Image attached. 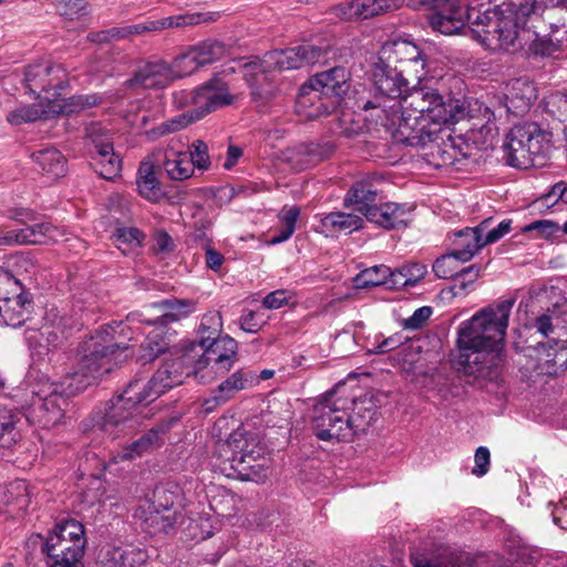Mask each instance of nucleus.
I'll return each mask as SVG.
<instances>
[{
    "label": "nucleus",
    "mask_w": 567,
    "mask_h": 567,
    "mask_svg": "<svg viewBox=\"0 0 567 567\" xmlns=\"http://www.w3.org/2000/svg\"><path fill=\"white\" fill-rule=\"evenodd\" d=\"M169 68L173 73V79L176 80L193 74L199 69V65L192 48H189L184 53L177 55L173 62L169 63Z\"/></svg>",
    "instance_id": "nucleus-52"
},
{
    "label": "nucleus",
    "mask_w": 567,
    "mask_h": 567,
    "mask_svg": "<svg viewBox=\"0 0 567 567\" xmlns=\"http://www.w3.org/2000/svg\"><path fill=\"white\" fill-rule=\"evenodd\" d=\"M424 6L434 9L429 23L436 32L453 35L467 22L473 38L488 50H507L516 44L514 20L492 9L489 2L474 6L470 0H433Z\"/></svg>",
    "instance_id": "nucleus-3"
},
{
    "label": "nucleus",
    "mask_w": 567,
    "mask_h": 567,
    "mask_svg": "<svg viewBox=\"0 0 567 567\" xmlns=\"http://www.w3.org/2000/svg\"><path fill=\"white\" fill-rule=\"evenodd\" d=\"M354 398L346 394L344 385L338 384L317 400L312 408V426L322 441H350L361 424L350 415Z\"/></svg>",
    "instance_id": "nucleus-4"
},
{
    "label": "nucleus",
    "mask_w": 567,
    "mask_h": 567,
    "mask_svg": "<svg viewBox=\"0 0 567 567\" xmlns=\"http://www.w3.org/2000/svg\"><path fill=\"white\" fill-rule=\"evenodd\" d=\"M391 275V268L385 265H378L362 270L354 278L357 288L363 289L385 285Z\"/></svg>",
    "instance_id": "nucleus-50"
},
{
    "label": "nucleus",
    "mask_w": 567,
    "mask_h": 567,
    "mask_svg": "<svg viewBox=\"0 0 567 567\" xmlns=\"http://www.w3.org/2000/svg\"><path fill=\"white\" fill-rule=\"evenodd\" d=\"M323 51L313 44L306 43L285 50H274L267 52L259 63V74L265 69H276L277 71L301 69L317 63L322 56Z\"/></svg>",
    "instance_id": "nucleus-12"
},
{
    "label": "nucleus",
    "mask_w": 567,
    "mask_h": 567,
    "mask_svg": "<svg viewBox=\"0 0 567 567\" xmlns=\"http://www.w3.org/2000/svg\"><path fill=\"white\" fill-rule=\"evenodd\" d=\"M371 80L375 96L374 100L364 102L362 109L374 110L375 122L380 124L379 116L383 120H386V115L396 116L400 100L415 81L381 56L372 69Z\"/></svg>",
    "instance_id": "nucleus-6"
},
{
    "label": "nucleus",
    "mask_w": 567,
    "mask_h": 567,
    "mask_svg": "<svg viewBox=\"0 0 567 567\" xmlns=\"http://www.w3.org/2000/svg\"><path fill=\"white\" fill-rule=\"evenodd\" d=\"M367 219L385 229L399 228L411 221V209L403 204L386 202L372 208Z\"/></svg>",
    "instance_id": "nucleus-35"
},
{
    "label": "nucleus",
    "mask_w": 567,
    "mask_h": 567,
    "mask_svg": "<svg viewBox=\"0 0 567 567\" xmlns=\"http://www.w3.org/2000/svg\"><path fill=\"white\" fill-rule=\"evenodd\" d=\"M229 421L227 417H220L213 427V434L218 437L215 454L224 464L233 460V456L258 453L260 447L265 446L259 435L244 425L237 426L224 440L223 432L228 430Z\"/></svg>",
    "instance_id": "nucleus-10"
},
{
    "label": "nucleus",
    "mask_w": 567,
    "mask_h": 567,
    "mask_svg": "<svg viewBox=\"0 0 567 567\" xmlns=\"http://www.w3.org/2000/svg\"><path fill=\"white\" fill-rule=\"evenodd\" d=\"M349 73L343 66H336L330 70L317 73L310 81L329 100H336L339 105L341 96L348 91Z\"/></svg>",
    "instance_id": "nucleus-34"
},
{
    "label": "nucleus",
    "mask_w": 567,
    "mask_h": 567,
    "mask_svg": "<svg viewBox=\"0 0 567 567\" xmlns=\"http://www.w3.org/2000/svg\"><path fill=\"white\" fill-rule=\"evenodd\" d=\"M549 148V140L535 123L514 126L504 143L507 164L522 169L543 165Z\"/></svg>",
    "instance_id": "nucleus-7"
},
{
    "label": "nucleus",
    "mask_w": 567,
    "mask_h": 567,
    "mask_svg": "<svg viewBox=\"0 0 567 567\" xmlns=\"http://www.w3.org/2000/svg\"><path fill=\"white\" fill-rule=\"evenodd\" d=\"M460 355L457 359L458 369L467 377L474 379L492 378L493 370L502 361V351L464 344H457Z\"/></svg>",
    "instance_id": "nucleus-14"
},
{
    "label": "nucleus",
    "mask_w": 567,
    "mask_h": 567,
    "mask_svg": "<svg viewBox=\"0 0 567 567\" xmlns=\"http://www.w3.org/2000/svg\"><path fill=\"white\" fill-rule=\"evenodd\" d=\"M513 306L514 300L507 299L480 310L461 324L457 344L502 351Z\"/></svg>",
    "instance_id": "nucleus-5"
},
{
    "label": "nucleus",
    "mask_w": 567,
    "mask_h": 567,
    "mask_svg": "<svg viewBox=\"0 0 567 567\" xmlns=\"http://www.w3.org/2000/svg\"><path fill=\"white\" fill-rule=\"evenodd\" d=\"M154 307L159 309L161 316L155 319H140V321L147 324L165 326L169 322L178 321L194 312L196 303L190 299L169 298L154 303Z\"/></svg>",
    "instance_id": "nucleus-36"
},
{
    "label": "nucleus",
    "mask_w": 567,
    "mask_h": 567,
    "mask_svg": "<svg viewBox=\"0 0 567 567\" xmlns=\"http://www.w3.org/2000/svg\"><path fill=\"white\" fill-rule=\"evenodd\" d=\"M63 235V231L52 224L40 223L20 229L1 230L0 246L47 245L59 241Z\"/></svg>",
    "instance_id": "nucleus-17"
},
{
    "label": "nucleus",
    "mask_w": 567,
    "mask_h": 567,
    "mask_svg": "<svg viewBox=\"0 0 567 567\" xmlns=\"http://www.w3.org/2000/svg\"><path fill=\"white\" fill-rule=\"evenodd\" d=\"M221 330H223L221 315L216 310L208 311L202 318V321H200V324L198 328L199 340L196 346H202L212 340H216V339L220 338Z\"/></svg>",
    "instance_id": "nucleus-49"
},
{
    "label": "nucleus",
    "mask_w": 567,
    "mask_h": 567,
    "mask_svg": "<svg viewBox=\"0 0 567 567\" xmlns=\"http://www.w3.org/2000/svg\"><path fill=\"white\" fill-rule=\"evenodd\" d=\"M543 19L548 23L553 34L563 33L561 38H556L557 41H563L567 37V6L548 11Z\"/></svg>",
    "instance_id": "nucleus-59"
},
{
    "label": "nucleus",
    "mask_w": 567,
    "mask_h": 567,
    "mask_svg": "<svg viewBox=\"0 0 567 567\" xmlns=\"http://www.w3.org/2000/svg\"><path fill=\"white\" fill-rule=\"evenodd\" d=\"M25 82L31 91L63 90L68 86V73L59 64L39 62L25 70Z\"/></svg>",
    "instance_id": "nucleus-20"
},
{
    "label": "nucleus",
    "mask_w": 567,
    "mask_h": 567,
    "mask_svg": "<svg viewBox=\"0 0 567 567\" xmlns=\"http://www.w3.org/2000/svg\"><path fill=\"white\" fill-rule=\"evenodd\" d=\"M197 22L198 18L195 16L166 17L158 20H148L141 23L112 28L99 34V40L124 39L131 35L156 32L168 28L193 25Z\"/></svg>",
    "instance_id": "nucleus-16"
},
{
    "label": "nucleus",
    "mask_w": 567,
    "mask_h": 567,
    "mask_svg": "<svg viewBox=\"0 0 567 567\" xmlns=\"http://www.w3.org/2000/svg\"><path fill=\"white\" fill-rule=\"evenodd\" d=\"M481 268L471 265L460 270L457 276L455 277L457 282L453 286L455 290V295L464 292L467 290L468 286L474 284L476 279L480 277Z\"/></svg>",
    "instance_id": "nucleus-63"
},
{
    "label": "nucleus",
    "mask_w": 567,
    "mask_h": 567,
    "mask_svg": "<svg viewBox=\"0 0 567 567\" xmlns=\"http://www.w3.org/2000/svg\"><path fill=\"white\" fill-rule=\"evenodd\" d=\"M31 301L28 300V298L20 291L17 295L9 297V299L1 301L0 316L8 326L16 328L22 326L27 321L31 312Z\"/></svg>",
    "instance_id": "nucleus-38"
},
{
    "label": "nucleus",
    "mask_w": 567,
    "mask_h": 567,
    "mask_svg": "<svg viewBox=\"0 0 567 567\" xmlns=\"http://www.w3.org/2000/svg\"><path fill=\"white\" fill-rule=\"evenodd\" d=\"M461 260L452 251L437 258L433 264V272L437 278L449 279L454 278L460 272L458 262Z\"/></svg>",
    "instance_id": "nucleus-56"
},
{
    "label": "nucleus",
    "mask_w": 567,
    "mask_h": 567,
    "mask_svg": "<svg viewBox=\"0 0 567 567\" xmlns=\"http://www.w3.org/2000/svg\"><path fill=\"white\" fill-rule=\"evenodd\" d=\"M188 350L195 355L194 375H198L207 368H210L216 374H224L237 361V342L229 336L220 337L202 346L192 343Z\"/></svg>",
    "instance_id": "nucleus-9"
},
{
    "label": "nucleus",
    "mask_w": 567,
    "mask_h": 567,
    "mask_svg": "<svg viewBox=\"0 0 567 567\" xmlns=\"http://www.w3.org/2000/svg\"><path fill=\"white\" fill-rule=\"evenodd\" d=\"M377 198L378 192L372 184L367 181H359L349 189L346 203L352 204L355 210L368 217L370 210L377 207Z\"/></svg>",
    "instance_id": "nucleus-39"
},
{
    "label": "nucleus",
    "mask_w": 567,
    "mask_h": 567,
    "mask_svg": "<svg viewBox=\"0 0 567 567\" xmlns=\"http://www.w3.org/2000/svg\"><path fill=\"white\" fill-rule=\"evenodd\" d=\"M259 63H262V59L245 64V79L255 100H267L274 93L270 74L277 70L262 68V72L259 74V68H257Z\"/></svg>",
    "instance_id": "nucleus-37"
},
{
    "label": "nucleus",
    "mask_w": 567,
    "mask_h": 567,
    "mask_svg": "<svg viewBox=\"0 0 567 567\" xmlns=\"http://www.w3.org/2000/svg\"><path fill=\"white\" fill-rule=\"evenodd\" d=\"M537 99V90L534 83L525 79L512 80L506 85L505 107L506 112L516 116L524 115Z\"/></svg>",
    "instance_id": "nucleus-31"
},
{
    "label": "nucleus",
    "mask_w": 567,
    "mask_h": 567,
    "mask_svg": "<svg viewBox=\"0 0 567 567\" xmlns=\"http://www.w3.org/2000/svg\"><path fill=\"white\" fill-rule=\"evenodd\" d=\"M45 320L40 332V347L48 350L62 346L76 326L72 318L61 315L56 309L49 310Z\"/></svg>",
    "instance_id": "nucleus-27"
},
{
    "label": "nucleus",
    "mask_w": 567,
    "mask_h": 567,
    "mask_svg": "<svg viewBox=\"0 0 567 567\" xmlns=\"http://www.w3.org/2000/svg\"><path fill=\"white\" fill-rule=\"evenodd\" d=\"M463 115L464 107L457 102L445 101L436 89L414 82L400 100L396 116L386 115V120L379 116V120L396 142L417 147Z\"/></svg>",
    "instance_id": "nucleus-2"
},
{
    "label": "nucleus",
    "mask_w": 567,
    "mask_h": 567,
    "mask_svg": "<svg viewBox=\"0 0 567 567\" xmlns=\"http://www.w3.org/2000/svg\"><path fill=\"white\" fill-rule=\"evenodd\" d=\"M16 422L9 410L0 406V447L10 446L14 442Z\"/></svg>",
    "instance_id": "nucleus-58"
},
{
    "label": "nucleus",
    "mask_w": 567,
    "mask_h": 567,
    "mask_svg": "<svg viewBox=\"0 0 567 567\" xmlns=\"http://www.w3.org/2000/svg\"><path fill=\"white\" fill-rule=\"evenodd\" d=\"M29 505V487L23 480L11 482L0 492V514L17 518L25 513Z\"/></svg>",
    "instance_id": "nucleus-33"
},
{
    "label": "nucleus",
    "mask_w": 567,
    "mask_h": 567,
    "mask_svg": "<svg viewBox=\"0 0 567 567\" xmlns=\"http://www.w3.org/2000/svg\"><path fill=\"white\" fill-rule=\"evenodd\" d=\"M169 63L162 59L152 60L141 65L134 75L124 82L127 89H163L174 81Z\"/></svg>",
    "instance_id": "nucleus-21"
},
{
    "label": "nucleus",
    "mask_w": 567,
    "mask_h": 567,
    "mask_svg": "<svg viewBox=\"0 0 567 567\" xmlns=\"http://www.w3.org/2000/svg\"><path fill=\"white\" fill-rule=\"evenodd\" d=\"M234 100L226 83L219 78H214L195 90L194 107L190 110L198 121L223 106L230 105Z\"/></svg>",
    "instance_id": "nucleus-15"
},
{
    "label": "nucleus",
    "mask_w": 567,
    "mask_h": 567,
    "mask_svg": "<svg viewBox=\"0 0 567 567\" xmlns=\"http://www.w3.org/2000/svg\"><path fill=\"white\" fill-rule=\"evenodd\" d=\"M167 347L168 343L159 333L150 334L141 346L140 359L144 362L153 361L164 353Z\"/></svg>",
    "instance_id": "nucleus-55"
},
{
    "label": "nucleus",
    "mask_w": 567,
    "mask_h": 567,
    "mask_svg": "<svg viewBox=\"0 0 567 567\" xmlns=\"http://www.w3.org/2000/svg\"><path fill=\"white\" fill-rule=\"evenodd\" d=\"M404 0H350L336 7V14L343 20H363L395 10Z\"/></svg>",
    "instance_id": "nucleus-23"
},
{
    "label": "nucleus",
    "mask_w": 567,
    "mask_h": 567,
    "mask_svg": "<svg viewBox=\"0 0 567 567\" xmlns=\"http://www.w3.org/2000/svg\"><path fill=\"white\" fill-rule=\"evenodd\" d=\"M182 489L176 484H163L157 486L153 493L151 503L152 508L162 509L165 513H178L174 507L181 504Z\"/></svg>",
    "instance_id": "nucleus-45"
},
{
    "label": "nucleus",
    "mask_w": 567,
    "mask_h": 567,
    "mask_svg": "<svg viewBox=\"0 0 567 567\" xmlns=\"http://www.w3.org/2000/svg\"><path fill=\"white\" fill-rule=\"evenodd\" d=\"M193 150L188 152L190 163L198 169H207L210 165L208 146L200 140L193 143Z\"/></svg>",
    "instance_id": "nucleus-64"
},
{
    "label": "nucleus",
    "mask_w": 567,
    "mask_h": 567,
    "mask_svg": "<svg viewBox=\"0 0 567 567\" xmlns=\"http://www.w3.org/2000/svg\"><path fill=\"white\" fill-rule=\"evenodd\" d=\"M162 153L161 165L171 179L184 181L193 175L194 164L190 163L188 152L184 151L181 140L172 138Z\"/></svg>",
    "instance_id": "nucleus-26"
},
{
    "label": "nucleus",
    "mask_w": 567,
    "mask_h": 567,
    "mask_svg": "<svg viewBox=\"0 0 567 567\" xmlns=\"http://www.w3.org/2000/svg\"><path fill=\"white\" fill-rule=\"evenodd\" d=\"M136 516L142 520L143 527L150 534H167L175 525L184 523L182 513H165L162 509L152 508L148 502H145L137 508Z\"/></svg>",
    "instance_id": "nucleus-32"
},
{
    "label": "nucleus",
    "mask_w": 567,
    "mask_h": 567,
    "mask_svg": "<svg viewBox=\"0 0 567 567\" xmlns=\"http://www.w3.org/2000/svg\"><path fill=\"white\" fill-rule=\"evenodd\" d=\"M380 56L394 63L412 81L421 82L426 75V60L422 50L413 42L396 40L383 44Z\"/></svg>",
    "instance_id": "nucleus-11"
},
{
    "label": "nucleus",
    "mask_w": 567,
    "mask_h": 567,
    "mask_svg": "<svg viewBox=\"0 0 567 567\" xmlns=\"http://www.w3.org/2000/svg\"><path fill=\"white\" fill-rule=\"evenodd\" d=\"M300 216L298 206L284 207L278 218L280 227L277 234L270 239L271 245H277L288 240L296 230V224Z\"/></svg>",
    "instance_id": "nucleus-47"
},
{
    "label": "nucleus",
    "mask_w": 567,
    "mask_h": 567,
    "mask_svg": "<svg viewBox=\"0 0 567 567\" xmlns=\"http://www.w3.org/2000/svg\"><path fill=\"white\" fill-rule=\"evenodd\" d=\"M195 355L186 350L181 357L165 361L151 378L158 395L183 383L184 375L194 374Z\"/></svg>",
    "instance_id": "nucleus-18"
},
{
    "label": "nucleus",
    "mask_w": 567,
    "mask_h": 567,
    "mask_svg": "<svg viewBox=\"0 0 567 567\" xmlns=\"http://www.w3.org/2000/svg\"><path fill=\"white\" fill-rule=\"evenodd\" d=\"M336 100H329L309 80L301 85L296 100V111L309 120L331 113L336 109Z\"/></svg>",
    "instance_id": "nucleus-25"
},
{
    "label": "nucleus",
    "mask_w": 567,
    "mask_h": 567,
    "mask_svg": "<svg viewBox=\"0 0 567 567\" xmlns=\"http://www.w3.org/2000/svg\"><path fill=\"white\" fill-rule=\"evenodd\" d=\"M127 327L122 322L106 324L85 339L79 348L78 370L61 382L39 380L33 393L38 398V422L43 427H53L64 417L65 406L71 396L84 390L91 379L102 377L123 362L128 344L121 340Z\"/></svg>",
    "instance_id": "nucleus-1"
},
{
    "label": "nucleus",
    "mask_w": 567,
    "mask_h": 567,
    "mask_svg": "<svg viewBox=\"0 0 567 567\" xmlns=\"http://www.w3.org/2000/svg\"><path fill=\"white\" fill-rule=\"evenodd\" d=\"M136 183L140 195L145 199L150 202H157L162 198L163 192L151 163H141Z\"/></svg>",
    "instance_id": "nucleus-43"
},
{
    "label": "nucleus",
    "mask_w": 567,
    "mask_h": 567,
    "mask_svg": "<svg viewBox=\"0 0 567 567\" xmlns=\"http://www.w3.org/2000/svg\"><path fill=\"white\" fill-rule=\"evenodd\" d=\"M102 146V151H99L93 157L94 169L101 177L105 179H112L118 175L122 161L120 156L114 152L113 145L104 144Z\"/></svg>",
    "instance_id": "nucleus-44"
},
{
    "label": "nucleus",
    "mask_w": 567,
    "mask_h": 567,
    "mask_svg": "<svg viewBox=\"0 0 567 567\" xmlns=\"http://www.w3.org/2000/svg\"><path fill=\"white\" fill-rule=\"evenodd\" d=\"M162 431L152 429L143 434L138 440L125 446L117 455L121 460H134L146 453L154 451L163 444Z\"/></svg>",
    "instance_id": "nucleus-41"
},
{
    "label": "nucleus",
    "mask_w": 567,
    "mask_h": 567,
    "mask_svg": "<svg viewBox=\"0 0 567 567\" xmlns=\"http://www.w3.org/2000/svg\"><path fill=\"white\" fill-rule=\"evenodd\" d=\"M196 121L197 118L194 117L192 110H188L161 123L153 128L152 133L157 137L165 136L178 132Z\"/></svg>",
    "instance_id": "nucleus-53"
},
{
    "label": "nucleus",
    "mask_w": 567,
    "mask_h": 567,
    "mask_svg": "<svg viewBox=\"0 0 567 567\" xmlns=\"http://www.w3.org/2000/svg\"><path fill=\"white\" fill-rule=\"evenodd\" d=\"M398 365L406 373L414 372L416 364L421 359V348L419 346L409 344L396 354Z\"/></svg>",
    "instance_id": "nucleus-60"
},
{
    "label": "nucleus",
    "mask_w": 567,
    "mask_h": 567,
    "mask_svg": "<svg viewBox=\"0 0 567 567\" xmlns=\"http://www.w3.org/2000/svg\"><path fill=\"white\" fill-rule=\"evenodd\" d=\"M85 136L94 145L96 153L102 151L104 144L113 145L110 132L100 123H91L85 127Z\"/></svg>",
    "instance_id": "nucleus-61"
},
{
    "label": "nucleus",
    "mask_w": 567,
    "mask_h": 567,
    "mask_svg": "<svg viewBox=\"0 0 567 567\" xmlns=\"http://www.w3.org/2000/svg\"><path fill=\"white\" fill-rule=\"evenodd\" d=\"M102 102V96L99 94H80V95H73L68 100L66 112H80L84 111L91 107H94Z\"/></svg>",
    "instance_id": "nucleus-62"
},
{
    "label": "nucleus",
    "mask_w": 567,
    "mask_h": 567,
    "mask_svg": "<svg viewBox=\"0 0 567 567\" xmlns=\"http://www.w3.org/2000/svg\"><path fill=\"white\" fill-rule=\"evenodd\" d=\"M226 464L241 481L264 483L269 476V458L266 446H261L258 453L233 456V460Z\"/></svg>",
    "instance_id": "nucleus-22"
},
{
    "label": "nucleus",
    "mask_w": 567,
    "mask_h": 567,
    "mask_svg": "<svg viewBox=\"0 0 567 567\" xmlns=\"http://www.w3.org/2000/svg\"><path fill=\"white\" fill-rule=\"evenodd\" d=\"M84 548V527L75 519L58 523L54 530L42 543V550L50 560H81Z\"/></svg>",
    "instance_id": "nucleus-8"
},
{
    "label": "nucleus",
    "mask_w": 567,
    "mask_h": 567,
    "mask_svg": "<svg viewBox=\"0 0 567 567\" xmlns=\"http://www.w3.org/2000/svg\"><path fill=\"white\" fill-rule=\"evenodd\" d=\"M124 399L134 403L140 410L142 406L155 401L159 395L153 385L152 380L137 378L132 380L121 393Z\"/></svg>",
    "instance_id": "nucleus-40"
},
{
    "label": "nucleus",
    "mask_w": 567,
    "mask_h": 567,
    "mask_svg": "<svg viewBox=\"0 0 567 567\" xmlns=\"http://www.w3.org/2000/svg\"><path fill=\"white\" fill-rule=\"evenodd\" d=\"M322 226L331 231L352 233L362 227V218L354 214L333 212L321 219Z\"/></svg>",
    "instance_id": "nucleus-46"
},
{
    "label": "nucleus",
    "mask_w": 567,
    "mask_h": 567,
    "mask_svg": "<svg viewBox=\"0 0 567 567\" xmlns=\"http://www.w3.org/2000/svg\"><path fill=\"white\" fill-rule=\"evenodd\" d=\"M142 559L143 554L141 551L113 547L106 550L102 563L104 567H141L136 563Z\"/></svg>",
    "instance_id": "nucleus-48"
},
{
    "label": "nucleus",
    "mask_w": 567,
    "mask_h": 567,
    "mask_svg": "<svg viewBox=\"0 0 567 567\" xmlns=\"http://www.w3.org/2000/svg\"><path fill=\"white\" fill-rule=\"evenodd\" d=\"M42 113V110L35 105H23L9 112L7 121L12 125H21L41 118Z\"/></svg>",
    "instance_id": "nucleus-57"
},
{
    "label": "nucleus",
    "mask_w": 567,
    "mask_h": 567,
    "mask_svg": "<svg viewBox=\"0 0 567 567\" xmlns=\"http://www.w3.org/2000/svg\"><path fill=\"white\" fill-rule=\"evenodd\" d=\"M142 423L141 410L121 394L111 400L102 423V431L111 436L128 435Z\"/></svg>",
    "instance_id": "nucleus-13"
},
{
    "label": "nucleus",
    "mask_w": 567,
    "mask_h": 567,
    "mask_svg": "<svg viewBox=\"0 0 567 567\" xmlns=\"http://www.w3.org/2000/svg\"><path fill=\"white\" fill-rule=\"evenodd\" d=\"M334 150L336 146L331 142L300 144L287 148L284 157L292 167L303 169L330 157Z\"/></svg>",
    "instance_id": "nucleus-29"
},
{
    "label": "nucleus",
    "mask_w": 567,
    "mask_h": 567,
    "mask_svg": "<svg viewBox=\"0 0 567 567\" xmlns=\"http://www.w3.org/2000/svg\"><path fill=\"white\" fill-rule=\"evenodd\" d=\"M31 157L42 172L52 178L61 177L65 173L66 161L55 148L34 152Z\"/></svg>",
    "instance_id": "nucleus-42"
},
{
    "label": "nucleus",
    "mask_w": 567,
    "mask_h": 567,
    "mask_svg": "<svg viewBox=\"0 0 567 567\" xmlns=\"http://www.w3.org/2000/svg\"><path fill=\"white\" fill-rule=\"evenodd\" d=\"M567 6V0H525L515 9L507 4L505 8H498L502 16H511L517 30V40H520V32H525V24L528 17H544L548 11L561 9Z\"/></svg>",
    "instance_id": "nucleus-24"
},
{
    "label": "nucleus",
    "mask_w": 567,
    "mask_h": 567,
    "mask_svg": "<svg viewBox=\"0 0 567 567\" xmlns=\"http://www.w3.org/2000/svg\"><path fill=\"white\" fill-rule=\"evenodd\" d=\"M255 374L246 370H237L223 381L213 395L204 401L206 412H212L216 406L228 402L238 392L250 388L255 382Z\"/></svg>",
    "instance_id": "nucleus-28"
},
{
    "label": "nucleus",
    "mask_w": 567,
    "mask_h": 567,
    "mask_svg": "<svg viewBox=\"0 0 567 567\" xmlns=\"http://www.w3.org/2000/svg\"><path fill=\"white\" fill-rule=\"evenodd\" d=\"M144 237V234L135 227L118 228L114 235V243L123 254H127L131 249L140 247Z\"/></svg>",
    "instance_id": "nucleus-54"
},
{
    "label": "nucleus",
    "mask_w": 567,
    "mask_h": 567,
    "mask_svg": "<svg viewBox=\"0 0 567 567\" xmlns=\"http://www.w3.org/2000/svg\"><path fill=\"white\" fill-rule=\"evenodd\" d=\"M417 146L424 148V159L435 168L452 166L460 159V156H464L456 147L447 126H443L437 136Z\"/></svg>",
    "instance_id": "nucleus-19"
},
{
    "label": "nucleus",
    "mask_w": 567,
    "mask_h": 567,
    "mask_svg": "<svg viewBox=\"0 0 567 567\" xmlns=\"http://www.w3.org/2000/svg\"><path fill=\"white\" fill-rule=\"evenodd\" d=\"M199 68L210 64L223 58L225 47L217 41H205L192 47Z\"/></svg>",
    "instance_id": "nucleus-51"
},
{
    "label": "nucleus",
    "mask_w": 567,
    "mask_h": 567,
    "mask_svg": "<svg viewBox=\"0 0 567 567\" xmlns=\"http://www.w3.org/2000/svg\"><path fill=\"white\" fill-rule=\"evenodd\" d=\"M491 220V218L484 219L475 227H466L454 234L453 252L461 262L472 259L485 246L483 235L489 227Z\"/></svg>",
    "instance_id": "nucleus-30"
}]
</instances>
